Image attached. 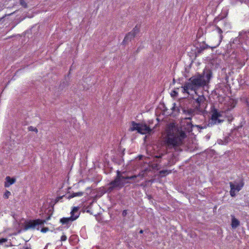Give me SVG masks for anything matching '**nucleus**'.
<instances>
[{
  "instance_id": "nucleus-20",
  "label": "nucleus",
  "mask_w": 249,
  "mask_h": 249,
  "mask_svg": "<svg viewBox=\"0 0 249 249\" xmlns=\"http://www.w3.org/2000/svg\"><path fill=\"white\" fill-rule=\"evenodd\" d=\"M216 29L219 35V38H220V40H219V43L217 45V46H218V45L219 44L220 42L221 41V40L222 39V38H223V36L222 35V30L219 28L218 27V26H216Z\"/></svg>"
},
{
  "instance_id": "nucleus-2",
  "label": "nucleus",
  "mask_w": 249,
  "mask_h": 249,
  "mask_svg": "<svg viewBox=\"0 0 249 249\" xmlns=\"http://www.w3.org/2000/svg\"><path fill=\"white\" fill-rule=\"evenodd\" d=\"M192 107L181 106L183 113L186 116V120H191L193 118L203 121L205 118V108L207 104L204 95H199L194 98Z\"/></svg>"
},
{
  "instance_id": "nucleus-29",
  "label": "nucleus",
  "mask_w": 249,
  "mask_h": 249,
  "mask_svg": "<svg viewBox=\"0 0 249 249\" xmlns=\"http://www.w3.org/2000/svg\"><path fill=\"white\" fill-rule=\"evenodd\" d=\"M6 241H7V239L2 238L0 239V243H4V242H5Z\"/></svg>"
},
{
  "instance_id": "nucleus-38",
  "label": "nucleus",
  "mask_w": 249,
  "mask_h": 249,
  "mask_svg": "<svg viewBox=\"0 0 249 249\" xmlns=\"http://www.w3.org/2000/svg\"><path fill=\"white\" fill-rule=\"evenodd\" d=\"M15 13V12H13V13H11V14H9V15H8V16H10V15H12L13 14H14V13Z\"/></svg>"
},
{
  "instance_id": "nucleus-23",
  "label": "nucleus",
  "mask_w": 249,
  "mask_h": 249,
  "mask_svg": "<svg viewBox=\"0 0 249 249\" xmlns=\"http://www.w3.org/2000/svg\"><path fill=\"white\" fill-rule=\"evenodd\" d=\"M20 4L22 5L24 8L27 7V4L24 0H20Z\"/></svg>"
},
{
  "instance_id": "nucleus-37",
  "label": "nucleus",
  "mask_w": 249,
  "mask_h": 249,
  "mask_svg": "<svg viewBox=\"0 0 249 249\" xmlns=\"http://www.w3.org/2000/svg\"><path fill=\"white\" fill-rule=\"evenodd\" d=\"M184 102H185H185L189 103V102H188V100H184Z\"/></svg>"
},
{
  "instance_id": "nucleus-10",
  "label": "nucleus",
  "mask_w": 249,
  "mask_h": 249,
  "mask_svg": "<svg viewBox=\"0 0 249 249\" xmlns=\"http://www.w3.org/2000/svg\"><path fill=\"white\" fill-rule=\"evenodd\" d=\"M217 46L216 45V46L211 47L203 42L202 43H200L198 44V46L196 47L197 53H201L204 50H205L208 48H215Z\"/></svg>"
},
{
  "instance_id": "nucleus-15",
  "label": "nucleus",
  "mask_w": 249,
  "mask_h": 249,
  "mask_svg": "<svg viewBox=\"0 0 249 249\" xmlns=\"http://www.w3.org/2000/svg\"><path fill=\"white\" fill-rule=\"evenodd\" d=\"M150 171V169L149 168H146L144 170H142V171H141L138 175H133V176L136 177V178L135 179V180H138L137 179V178L138 177H140L141 178H143L145 176L147 173Z\"/></svg>"
},
{
  "instance_id": "nucleus-27",
  "label": "nucleus",
  "mask_w": 249,
  "mask_h": 249,
  "mask_svg": "<svg viewBox=\"0 0 249 249\" xmlns=\"http://www.w3.org/2000/svg\"><path fill=\"white\" fill-rule=\"evenodd\" d=\"M49 231V228L48 227H44L41 229V231L42 232H46Z\"/></svg>"
},
{
  "instance_id": "nucleus-13",
  "label": "nucleus",
  "mask_w": 249,
  "mask_h": 249,
  "mask_svg": "<svg viewBox=\"0 0 249 249\" xmlns=\"http://www.w3.org/2000/svg\"><path fill=\"white\" fill-rule=\"evenodd\" d=\"M135 36L134 35L133 33L129 32L124 37V39L123 41L124 44H127L128 42L130 41L132 38Z\"/></svg>"
},
{
  "instance_id": "nucleus-30",
  "label": "nucleus",
  "mask_w": 249,
  "mask_h": 249,
  "mask_svg": "<svg viewBox=\"0 0 249 249\" xmlns=\"http://www.w3.org/2000/svg\"><path fill=\"white\" fill-rule=\"evenodd\" d=\"M127 212L126 210H124L122 213L123 216L124 217L127 215Z\"/></svg>"
},
{
  "instance_id": "nucleus-4",
  "label": "nucleus",
  "mask_w": 249,
  "mask_h": 249,
  "mask_svg": "<svg viewBox=\"0 0 249 249\" xmlns=\"http://www.w3.org/2000/svg\"><path fill=\"white\" fill-rule=\"evenodd\" d=\"M189 82L186 83L184 86L181 87L182 92L189 94V90H195L196 89L206 85V80L204 75L200 74L191 77Z\"/></svg>"
},
{
  "instance_id": "nucleus-12",
  "label": "nucleus",
  "mask_w": 249,
  "mask_h": 249,
  "mask_svg": "<svg viewBox=\"0 0 249 249\" xmlns=\"http://www.w3.org/2000/svg\"><path fill=\"white\" fill-rule=\"evenodd\" d=\"M16 179L15 178H11L9 176H7L5 178V181L4 182V187L7 188L9 187L11 185L16 182Z\"/></svg>"
},
{
  "instance_id": "nucleus-1",
  "label": "nucleus",
  "mask_w": 249,
  "mask_h": 249,
  "mask_svg": "<svg viewBox=\"0 0 249 249\" xmlns=\"http://www.w3.org/2000/svg\"><path fill=\"white\" fill-rule=\"evenodd\" d=\"M186 135L184 131H179L174 126H171L167 130V135L165 137L164 142L167 148L166 154L161 153L156 156L157 158H161L167 156V163L166 166H170L174 165L178 160L177 152L182 150L180 148L183 143L184 139Z\"/></svg>"
},
{
  "instance_id": "nucleus-21",
  "label": "nucleus",
  "mask_w": 249,
  "mask_h": 249,
  "mask_svg": "<svg viewBox=\"0 0 249 249\" xmlns=\"http://www.w3.org/2000/svg\"><path fill=\"white\" fill-rule=\"evenodd\" d=\"M139 30L140 27L138 25H137L133 29V30L130 32L133 33L134 34V35L135 36L136 34L139 32Z\"/></svg>"
},
{
  "instance_id": "nucleus-11",
  "label": "nucleus",
  "mask_w": 249,
  "mask_h": 249,
  "mask_svg": "<svg viewBox=\"0 0 249 249\" xmlns=\"http://www.w3.org/2000/svg\"><path fill=\"white\" fill-rule=\"evenodd\" d=\"M77 219V216L74 218H71V217L65 218L63 217L61 218L60 220V222L63 225H66L68 227L69 226V225L74 220Z\"/></svg>"
},
{
  "instance_id": "nucleus-6",
  "label": "nucleus",
  "mask_w": 249,
  "mask_h": 249,
  "mask_svg": "<svg viewBox=\"0 0 249 249\" xmlns=\"http://www.w3.org/2000/svg\"><path fill=\"white\" fill-rule=\"evenodd\" d=\"M45 223H46L45 220L40 219L30 220L26 223L24 229L26 230L30 229H35L36 228L37 230H39V226L43 225Z\"/></svg>"
},
{
  "instance_id": "nucleus-24",
  "label": "nucleus",
  "mask_w": 249,
  "mask_h": 249,
  "mask_svg": "<svg viewBox=\"0 0 249 249\" xmlns=\"http://www.w3.org/2000/svg\"><path fill=\"white\" fill-rule=\"evenodd\" d=\"M11 193L8 191H6L5 193L4 194L3 197L5 198H8L9 196H10Z\"/></svg>"
},
{
  "instance_id": "nucleus-34",
  "label": "nucleus",
  "mask_w": 249,
  "mask_h": 249,
  "mask_svg": "<svg viewBox=\"0 0 249 249\" xmlns=\"http://www.w3.org/2000/svg\"><path fill=\"white\" fill-rule=\"evenodd\" d=\"M50 216H48L46 218V219H45V220H46V221L47 220H49V219H50Z\"/></svg>"
},
{
  "instance_id": "nucleus-31",
  "label": "nucleus",
  "mask_w": 249,
  "mask_h": 249,
  "mask_svg": "<svg viewBox=\"0 0 249 249\" xmlns=\"http://www.w3.org/2000/svg\"><path fill=\"white\" fill-rule=\"evenodd\" d=\"M239 41V40H238L237 38H236V39H235L233 41V42H232V43H231H231H230V45H231V46L232 47V44H234V43H235V42H237V41Z\"/></svg>"
},
{
  "instance_id": "nucleus-26",
  "label": "nucleus",
  "mask_w": 249,
  "mask_h": 249,
  "mask_svg": "<svg viewBox=\"0 0 249 249\" xmlns=\"http://www.w3.org/2000/svg\"><path fill=\"white\" fill-rule=\"evenodd\" d=\"M178 94V93L176 90H173L172 91L171 93V95L172 97H177Z\"/></svg>"
},
{
  "instance_id": "nucleus-17",
  "label": "nucleus",
  "mask_w": 249,
  "mask_h": 249,
  "mask_svg": "<svg viewBox=\"0 0 249 249\" xmlns=\"http://www.w3.org/2000/svg\"><path fill=\"white\" fill-rule=\"evenodd\" d=\"M239 39L246 40L249 38V31L246 32L242 31L239 33Z\"/></svg>"
},
{
  "instance_id": "nucleus-7",
  "label": "nucleus",
  "mask_w": 249,
  "mask_h": 249,
  "mask_svg": "<svg viewBox=\"0 0 249 249\" xmlns=\"http://www.w3.org/2000/svg\"><path fill=\"white\" fill-rule=\"evenodd\" d=\"M244 185V183L243 180H241L239 182L235 181L234 183H233L232 182H230V195L232 197H234L236 195V192H239L240 191L243 187Z\"/></svg>"
},
{
  "instance_id": "nucleus-8",
  "label": "nucleus",
  "mask_w": 249,
  "mask_h": 249,
  "mask_svg": "<svg viewBox=\"0 0 249 249\" xmlns=\"http://www.w3.org/2000/svg\"><path fill=\"white\" fill-rule=\"evenodd\" d=\"M212 112L211 121L209 123V126H212L213 124H219L223 122L222 120L219 119L222 116L221 113L219 112L217 109L213 108L212 110Z\"/></svg>"
},
{
  "instance_id": "nucleus-14",
  "label": "nucleus",
  "mask_w": 249,
  "mask_h": 249,
  "mask_svg": "<svg viewBox=\"0 0 249 249\" xmlns=\"http://www.w3.org/2000/svg\"><path fill=\"white\" fill-rule=\"evenodd\" d=\"M231 135H229L228 136L225 137L223 140H218L217 142L220 144L226 145L228 144L231 141L232 139L231 138Z\"/></svg>"
},
{
  "instance_id": "nucleus-22",
  "label": "nucleus",
  "mask_w": 249,
  "mask_h": 249,
  "mask_svg": "<svg viewBox=\"0 0 249 249\" xmlns=\"http://www.w3.org/2000/svg\"><path fill=\"white\" fill-rule=\"evenodd\" d=\"M170 173H171V171H168L167 170H163L160 172V174L161 176L167 175Z\"/></svg>"
},
{
  "instance_id": "nucleus-39",
  "label": "nucleus",
  "mask_w": 249,
  "mask_h": 249,
  "mask_svg": "<svg viewBox=\"0 0 249 249\" xmlns=\"http://www.w3.org/2000/svg\"><path fill=\"white\" fill-rule=\"evenodd\" d=\"M24 249H30V248H29L28 247H26V248H24Z\"/></svg>"
},
{
  "instance_id": "nucleus-32",
  "label": "nucleus",
  "mask_w": 249,
  "mask_h": 249,
  "mask_svg": "<svg viewBox=\"0 0 249 249\" xmlns=\"http://www.w3.org/2000/svg\"><path fill=\"white\" fill-rule=\"evenodd\" d=\"M233 118L232 117H229V119H228V121L229 122L233 120Z\"/></svg>"
},
{
  "instance_id": "nucleus-9",
  "label": "nucleus",
  "mask_w": 249,
  "mask_h": 249,
  "mask_svg": "<svg viewBox=\"0 0 249 249\" xmlns=\"http://www.w3.org/2000/svg\"><path fill=\"white\" fill-rule=\"evenodd\" d=\"M84 195V192H79L77 193H73L71 195H70L69 196L66 195H63L61 196H58L55 199V203L58 202L61 199H62L63 197H65L67 199H70L76 196H82Z\"/></svg>"
},
{
  "instance_id": "nucleus-33",
  "label": "nucleus",
  "mask_w": 249,
  "mask_h": 249,
  "mask_svg": "<svg viewBox=\"0 0 249 249\" xmlns=\"http://www.w3.org/2000/svg\"><path fill=\"white\" fill-rule=\"evenodd\" d=\"M242 126V125L238 126L235 129L238 130L239 128H241Z\"/></svg>"
},
{
  "instance_id": "nucleus-18",
  "label": "nucleus",
  "mask_w": 249,
  "mask_h": 249,
  "mask_svg": "<svg viewBox=\"0 0 249 249\" xmlns=\"http://www.w3.org/2000/svg\"><path fill=\"white\" fill-rule=\"evenodd\" d=\"M79 211V207H74L72 209L71 212V218H74L76 216H77V218L79 217L80 213L78 212Z\"/></svg>"
},
{
  "instance_id": "nucleus-3",
  "label": "nucleus",
  "mask_w": 249,
  "mask_h": 249,
  "mask_svg": "<svg viewBox=\"0 0 249 249\" xmlns=\"http://www.w3.org/2000/svg\"><path fill=\"white\" fill-rule=\"evenodd\" d=\"M117 176L114 179L107 184L105 193H110L114 190H119L122 188L126 184L136 183L139 180H135V176H126V171L121 172L117 170Z\"/></svg>"
},
{
  "instance_id": "nucleus-25",
  "label": "nucleus",
  "mask_w": 249,
  "mask_h": 249,
  "mask_svg": "<svg viewBox=\"0 0 249 249\" xmlns=\"http://www.w3.org/2000/svg\"><path fill=\"white\" fill-rule=\"evenodd\" d=\"M28 130L29 131H35L36 133H37L38 132L37 129L36 127H33L32 126H29L28 127Z\"/></svg>"
},
{
  "instance_id": "nucleus-28",
  "label": "nucleus",
  "mask_w": 249,
  "mask_h": 249,
  "mask_svg": "<svg viewBox=\"0 0 249 249\" xmlns=\"http://www.w3.org/2000/svg\"><path fill=\"white\" fill-rule=\"evenodd\" d=\"M67 240V236L65 235H63L61 237V240L62 241H66Z\"/></svg>"
},
{
  "instance_id": "nucleus-5",
  "label": "nucleus",
  "mask_w": 249,
  "mask_h": 249,
  "mask_svg": "<svg viewBox=\"0 0 249 249\" xmlns=\"http://www.w3.org/2000/svg\"><path fill=\"white\" fill-rule=\"evenodd\" d=\"M131 124L129 129L131 131L136 130L138 133L142 134H150L152 131V129L145 124L136 123L132 121Z\"/></svg>"
},
{
  "instance_id": "nucleus-19",
  "label": "nucleus",
  "mask_w": 249,
  "mask_h": 249,
  "mask_svg": "<svg viewBox=\"0 0 249 249\" xmlns=\"http://www.w3.org/2000/svg\"><path fill=\"white\" fill-rule=\"evenodd\" d=\"M201 75H205V78L206 80V84L209 82V80H210L211 78L212 77V72L211 71L208 70H207L206 72L202 74Z\"/></svg>"
},
{
  "instance_id": "nucleus-36",
  "label": "nucleus",
  "mask_w": 249,
  "mask_h": 249,
  "mask_svg": "<svg viewBox=\"0 0 249 249\" xmlns=\"http://www.w3.org/2000/svg\"><path fill=\"white\" fill-rule=\"evenodd\" d=\"M196 127H199V128H201V129H202V128H203V127H201L200 125H196Z\"/></svg>"
},
{
  "instance_id": "nucleus-35",
  "label": "nucleus",
  "mask_w": 249,
  "mask_h": 249,
  "mask_svg": "<svg viewBox=\"0 0 249 249\" xmlns=\"http://www.w3.org/2000/svg\"><path fill=\"white\" fill-rule=\"evenodd\" d=\"M143 232V231L142 230H141L139 231L140 233H142Z\"/></svg>"
},
{
  "instance_id": "nucleus-16",
  "label": "nucleus",
  "mask_w": 249,
  "mask_h": 249,
  "mask_svg": "<svg viewBox=\"0 0 249 249\" xmlns=\"http://www.w3.org/2000/svg\"><path fill=\"white\" fill-rule=\"evenodd\" d=\"M231 227L232 229H236L240 225V221L233 215H231Z\"/></svg>"
}]
</instances>
